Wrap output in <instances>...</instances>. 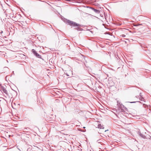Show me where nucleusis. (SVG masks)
Wrapping results in <instances>:
<instances>
[{
    "label": "nucleus",
    "instance_id": "f257e3e1",
    "mask_svg": "<svg viewBox=\"0 0 151 151\" xmlns=\"http://www.w3.org/2000/svg\"><path fill=\"white\" fill-rule=\"evenodd\" d=\"M67 23L70 26L73 27H78L81 26V25L78 24H77L76 22L72 21L70 20H68Z\"/></svg>",
    "mask_w": 151,
    "mask_h": 151
},
{
    "label": "nucleus",
    "instance_id": "f03ea898",
    "mask_svg": "<svg viewBox=\"0 0 151 151\" xmlns=\"http://www.w3.org/2000/svg\"><path fill=\"white\" fill-rule=\"evenodd\" d=\"M32 52L37 57L41 59V57L40 55L38 54L34 49H32Z\"/></svg>",
    "mask_w": 151,
    "mask_h": 151
},
{
    "label": "nucleus",
    "instance_id": "7ed1b4c3",
    "mask_svg": "<svg viewBox=\"0 0 151 151\" xmlns=\"http://www.w3.org/2000/svg\"><path fill=\"white\" fill-rule=\"evenodd\" d=\"M90 8L92 9L96 13L99 14L100 13V11L99 10L95 9L91 7H90Z\"/></svg>",
    "mask_w": 151,
    "mask_h": 151
},
{
    "label": "nucleus",
    "instance_id": "20e7f679",
    "mask_svg": "<svg viewBox=\"0 0 151 151\" xmlns=\"http://www.w3.org/2000/svg\"><path fill=\"white\" fill-rule=\"evenodd\" d=\"M1 89L4 93L6 94H7V91L5 89L4 87L1 86Z\"/></svg>",
    "mask_w": 151,
    "mask_h": 151
},
{
    "label": "nucleus",
    "instance_id": "39448f33",
    "mask_svg": "<svg viewBox=\"0 0 151 151\" xmlns=\"http://www.w3.org/2000/svg\"><path fill=\"white\" fill-rule=\"evenodd\" d=\"M119 108L122 110L125 109L126 110L127 109L126 108V107L124 106L122 104H121V105H120V106Z\"/></svg>",
    "mask_w": 151,
    "mask_h": 151
},
{
    "label": "nucleus",
    "instance_id": "423d86ee",
    "mask_svg": "<svg viewBox=\"0 0 151 151\" xmlns=\"http://www.w3.org/2000/svg\"><path fill=\"white\" fill-rule=\"evenodd\" d=\"M98 127L100 129H104V127L103 125H102L101 124H99L98 125Z\"/></svg>",
    "mask_w": 151,
    "mask_h": 151
},
{
    "label": "nucleus",
    "instance_id": "0eeeda50",
    "mask_svg": "<svg viewBox=\"0 0 151 151\" xmlns=\"http://www.w3.org/2000/svg\"><path fill=\"white\" fill-rule=\"evenodd\" d=\"M75 29L78 31H81L83 30V29L82 28H81L77 27H76L75 28Z\"/></svg>",
    "mask_w": 151,
    "mask_h": 151
},
{
    "label": "nucleus",
    "instance_id": "6e6552de",
    "mask_svg": "<svg viewBox=\"0 0 151 151\" xmlns=\"http://www.w3.org/2000/svg\"><path fill=\"white\" fill-rule=\"evenodd\" d=\"M121 104H122L121 103L119 102V101H117V105L119 107L120 106V105H121Z\"/></svg>",
    "mask_w": 151,
    "mask_h": 151
},
{
    "label": "nucleus",
    "instance_id": "1a4fd4ad",
    "mask_svg": "<svg viewBox=\"0 0 151 151\" xmlns=\"http://www.w3.org/2000/svg\"><path fill=\"white\" fill-rule=\"evenodd\" d=\"M139 135L142 138H144L146 137L143 134H142L141 133L140 134H139Z\"/></svg>",
    "mask_w": 151,
    "mask_h": 151
},
{
    "label": "nucleus",
    "instance_id": "9d476101",
    "mask_svg": "<svg viewBox=\"0 0 151 151\" xmlns=\"http://www.w3.org/2000/svg\"><path fill=\"white\" fill-rule=\"evenodd\" d=\"M137 133L138 134H139H139H141V132H140V131H138L137 132Z\"/></svg>",
    "mask_w": 151,
    "mask_h": 151
},
{
    "label": "nucleus",
    "instance_id": "9b49d317",
    "mask_svg": "<svg viewBox=\"0 0 151 151\" xmlns=\"http://www.w3.org/2000/svg\"><path fill=\"white\" fill-rule=\"evenodd\" d=\"M136 102H139V101H133V102H130L131 103H135Z\"/></svg>",
    "mask_w": 151,
    "mask_h": 151
},
{
    "label": "nucleus",
    "instance_id": "f8f14e48",
    "mask_svg": "<svg viewBox=\"0 0 151 151\" xmlns=\"http://www.w3.org/2000/svg\"><path fill=\"white\" fill-rule=\"evenodd\" d=\"M121 36L123 37H126V35H125L123 34Z\"/></svg>",
    "mask_w": 151,
    "mask_h": 151
},
{
    "label": "nucleus",
    "instance_id": "ddd939ff",
    "mask_svg": "<svg viewBox=\"0 0 151 151\" xmlns=\"http://www.w3.org/2000/svg\"><path fill=\"white\" fill-rule=\"evenodd\" d=\"M139 99L140 100L142 101H143V98L142 97L141 98H139Z\"/></svg>",
    "mask_w": 151,
    "mask_h": 151
},
{
    "label": "nucleus",
    "instance_id": "4468645a",
    "mask_svg": "<svg viewBox=\"0 0 151 151\" xmlns=\"http://www.w3.org/2000/svg\"><path fill=\"white\" fill-rule=\"evenodd\" d=\"M141 24H138V25H134V26H139V25H141Z\"/></svg>",
    "mask_w": 151,
    "mask_h": 151
},
{
    "label": "nucleus",
    "instance_id": "2eb2a0df",
    "mask_svg": "<svg viewBox=\"0 0 151 151\" xmlns=\"http://www.w3.org/2000/svg\"><path fill=\"white\" fill-rule=\"evenodd\" d=\"M66 75H67V76H69V75L68 74H66Z\"/></svg>",
    "mask_w": 151,
    "mask_h": 151
},
{
    "label": "nucleus",
    "instance_id": "dca6fc26",
    "mask_svg": "<svg viewBox=\"0 0 151 151\" xmlns=\"http://www.w3.org/2000/svg\"><path fill=\"white\" fill-rule=\"evenodd\" d=\"M108 130H105L104 131V132H106V131H108Z\"/></svg>",
    "mask_w": 151,
    "mask_h": 151
},
{
    "label": "nucleus",
    "instance_id": "f3484780",
    "mask_svg": "<svg viewBox=\"0 0 151 151\" xmlns=\"http://www.w3.org/2000/svg\"><path fill=\"white\" fill-rule=\"evenodd\" d=\"M2 32H2H2H1V33H2Z\"/></svg>",
    "mask_w": 151,
    "mask_h": 151
},
{
    "label": "nucleus",
    "instance_id": "a211bd4d",
    "mask_svg": "<svg viewBox=\"0 0 151 151\" xmlns=\"http://www.w3.org/2000/svg\"><path fill=\"white\" fill-rule=\"evenodd\" d=\"M99 133H100V134L101 133H99Z\"/></svg>",
    "mask_w": 151,
    "mask_h": 151
}]
</instances>
